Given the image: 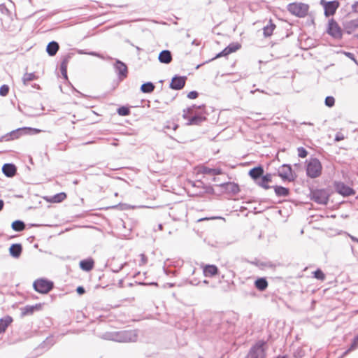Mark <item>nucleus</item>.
Wrapping results in <instances>:
<instances>
[{"mask_svg":"<svg viewBox=\"0 0 358 358\" xmlns=\"http://www.w3.org/2000/svg\"><path fill=\"white\" fill-rule=\"evenodd\" d=\"M205 105H192L183 110L182 117L187 120V125H199L206 120Z\"/></svg>","mask_w":358,"mask_h":358,"instance_id":"obj_1","label":"nucleus"},{"mask_svg":"<svg viewBox=\"0 0 358 358\" xmlns=\"http://www.w3.org/2000/svg\"><path fill=\"white\" fill-rule=\"evenodd\" d=\"M138 334L136 330L106 332L101 338L105 340L119 343L134 342L137 340Z\"/></svg>","mask_w":358,"mask_h":358,"instance_id":"obj_2","label":"nucleus"},{"mask_svg":"<svg viewBox=\"0 0 358 358\" xmlns=\"http://www.w3.org/2000/svg\"><path fill=\"white\" fill-rule=\"evenodd\" d=\"M287 9L292 15L302 18L307 15L309 6L302 2H294L289 3Z\"/></svg>","mask_w":358,"mask_h":358,"instance_id":"obj_3","label":"nucleus"},{"mask_svg":"<svg viewBox=\"0 0 358 358\" xmlns=\"http://www.w3.org/2000/svg\"><path fill=\"white\" fill-rule=\"evenodd\" d=\"M322 172V165L320 162L313 158L308 162L306 167V173L311 178H315L320 176Z\"/></svg>","mask_w":358,"mask_h":358,"instance_id":"obj_4","label":"nucleus"},{"mask_svg":"<svg viewBox=\"0 0 358 358\" xmlns=\"http://www.w3.org/2000/svg\"><path fill=\"white\" fill-rule=\"evenodd\" d=\"M266 343L264 341H259L255 345H253L249 350L246 358H264L265 357V349L264 345Z\"/></svg>","mask_w":358,"mask_h":358,"instance_id":"obj_5","label":"nucleus"},{"mask_svg":"<svg viewBox=\"0 0 358 358\" xmlns=\"http://www.w3.org/2000/svg\"><path fill=\"white\" fill-rule=\"evenodd\" d=\"M310 199L317 203L326 205L329 201V194L325 189H315L310 192Z\"/></svg>","mask_w":358,"mask_h":358,"instance_id":"obj_6","label":"nucleus"},{"mask_svg":"<svg viewBox=\"0 0 358 358\" xmlns=\"http://www.w3.org/2000/svg\"><path fill=\"white\" fill-rule=\"evenodd\" d=\"M33 287L36 292L46 294L53 288V283L48 280L38 279L34 282Z\"/></svg>","mask_w":358,"mask_h":358,"instance_id":"obj_7","label":"nucleus"},{"mask_svg":"<svg viewBox=\"0 0 358 358\" xmlns=\"http://www.w3.org/2000/svg\"><path fill=\"white\" fill-rule=\"evenodd\" d=\"M327 32L335 39H341L343 36V31L337 22L331 18L329 20Z\"/></svg>","mask_w":358,"mask_h":358,"instance_id":"obj_8","label":"nucleus"},{"mask_svg":"<svg viewBox=\"0 0 358 358\" xmlns=\"http://www.w3.org/2000/svg\"><path fill=\"white\" fill-rule=\"evenodd\" d=\"M320 4L324 8V15L326 17L334 15L340 6L339 2L336 0L329 1H327L326 0H320Z\"/></svg>","mask_w":358,"mask_h":358,"instance_id":"obj_9","label":"nucleus"},{"mask_svg":"<svg viewBox=\"0 0 358 358\" xmlns=\"http://www.w3.org/2000/svg\"><path fill=\"white\" fill-rule=\"evenodd\" d=\"M334 188L337 193L343 196H348L355 194V191L352 188L343 182H335Z\"/></svg>","mask_w":358,"mask_h":358,"instance_id":"obj_10","label":"nucleus"},{"mask_svg":"<svg viewBox=\"0 0 358 358\" xmlns=\"http://www.w3.org/2000/svg\"><path fill=\"white\" fill-rule=\"evenodd\" d=\"M278 176L284 180L293 181L294 180L292 167L289 164H283L279 168Z\"/></svg>","mask_w":358,"mask_h":358,"instance_id":"obj_11","label":"nucleus"},{"mask_svg":"<svg viewBox=\"0 0 358 358\" xmlns=\"http://www.w3.org/2000/svg\"><path fill=\"white\" fill-rule=\"evenodd\" d=\"M186 80V76L176 75L173 77L171 82L169 84V87L172 90H182L185 85Z\"/></svg>","mask_w":358,"mask_h":358,"instance_id":"obj_12","label":"nucleus"},{"mask_svg":"<svg viewBox=\"0 0 358 358\" xmlns=\"http://www.w3.org/2000/svg\"><path fill=\"white\" fill-rule=\"evenodd\" d=\"M114 68L116 73L120 79H123L127 77L128 73L127 66L124 62L117 59L114 64Z\"/></svg>","mask_w":358,"mask_h":358,"instance_id":"obj_13","label":"nucleus"},{"mask_svg":"<svg viewBox=\"0 0 358 358\" xmlns=\"http://www.w3.org/2000/svg\"><path fill=\"white\" fill-rule=\"evenodd\" d=\"M158 59L162 64H170L173 59L171 51L168 50L161 51L159 54Z\"/></svg>","mask_w":358,"mask_h":358,"instance_id":"obj_14","label":"nucleus"},{"mask_svg":"<svg viewBox=\"0 0 358 358\" xmlns=\"http://www.w3.org/2000/svg\"><path fill=\"white\" fill-rule=\"evenodd\" d=\"M272 181V176L270 173H267L266 175H263L260 179H259L256 183L263 187L265 189H268L271 188V186L268 185V183Z\"/></svg>","mask_w":358,"mask_h":358,"instance_id":"obj_15","label":"nucleus"},{"mask_svg":"<svg viewBox=\"0 0 358 358\" xmlns=\"http://www.w3.org/2000/svg\"><path fill=\"white\" fill-rule=\"evenodd\" d=\"M3 174L9 178L13 177L17 172V168L13 164H5L2 167Z\"/></svg>","mask_w":358,"mask_h":358,"instance_id":"obj_16","label":"nucleus"},{"mask_svg":"<svg viewBox=\"0 0 358 358\" xmlns=\"http://www.w3.org/2000/svg\"><path fill=\"white\" fill-rule=\"evenodd\" d=\"M220 186L224 188L226 192L232 194H236L240 191L239 186L234 182H225L221 184Z\"/></svg>","mask_w":358,"mask_h":358,"instance_id":"obj_17","label":"nucleus"},{"mask_svg":"<svg viewBox=\"0 0 358 358\" xmlns=\"http://www.w3.org/2000/svg\"><path fill=\"white\" fill-rule=\"evenodd\" d=\"M343 27L345 31L350 34L358 28V20H352L343 23Z\"/></svg>","mask_w":358,"mask_h":358,"instance_id":"obj_18","label":"nucleus"},{"mask_svg":"<svg viewBox=\"0 0 358 358\" xmlns=\"http://www.w3.org/2000/svg\"><path fill=\"white\" fill-rule=\"evenodd\" d=\"M264 174V169L262 166H259L250 170L249 176L255 181V182L260 179Z\"/></svg>","mask_w":358,"mask_h":358,"instance_id":"obj_19","label":"nucleus"},{"mask_svg":"<svg viewBox=\"0 0 358 358\" xmlns=\"http://www.w3.org/2000/svg\"><path fill=\"white\" fill-rule=\"evenodd\" d=\"M22 247L21 244H12L9 248L10 255L14 258H18L22 254Z\"/></svg>","mask_w":358,"mask_h":358,"instance_id":"obj_20","label":"nucleus"},{"mask_svg":"<svg viewBox=\"0 0 358 358\" xmlns=\"http://www.w3.org/2000/svg\"><path fill=\"white\" fill-rule=\"evenodd\" d=\"M27 129L31 130L30 128H19L8 133L6 135H8L10 140L17 139L22 134H26Z\"/></svg>","mask_w":358,"mask_h":358,"instance_id":"obj_21","label":"nucleus"},{"mask_svg":"<svg viewBox=\"0 0 358 358\" xmlns=\"http://www.w3.org/2000/svg\"><path fill=\"white\" fill-rule=\"evenodd\" d=\"M59 45L58 43L52 41L48 44L46 47V51L50 56L52 57L57 54V51L59 50Z\"/></svg>","mask_w":358,"mask_h":358,"instance_id":"obj_22","label":"nucleus"},{"mask_svg":"<svg viewBox=\"0 0 358 358\" xmlns=\"http://www.w3.org/2000/svg\"><path fill=\"white\" fill-rule=\"evenodd\" d=\"M218 272V268L215 265H206L204 266L203 273L206 277H212L216 275Z\"/></svg>","mask_w":358,"mask_h":358,"instance_id":"obj_23","label":"nucleus"},{"mask_svg":"<svg viewBox=\"0 0 358 358\" xmlns=\"http://www.w3.org/2000/svg\"><path fill=\"white\" fill-rule=\"evenodd\" d=\"M80 267L85 271H90L94 267V261L92 259H83L80 262Z\"/></svg>","mask_w":358,"mask_h":358,"instance_id":"obj_24","label":"nucleus"},{"mask_svg":"<svg viewBox=\"0 0 358 358\" xmlns=\"http://www.w3.org/2000/svg\"><path fill=\"white\" fill-rule=\"evenodd\" d=\"M71 57L70 55L65 56L61 62L60 71L64 78L67 79V66Z\"/></svg>","mask_w":358,"mask_h":358,"instance_id":"obj_25","label":"nucleus"},{"mask_svg":"<svg viewBox=\"0 0 358 358\" xmlns=\"http://www.w3.org/2000/svg\"><path fill=\"white\" fill-rule=\"evenodd\" d=\"M12 322L13 318L10 316L0 319V334L3 333Z\"/></svg>","mask_w":358,"mask_h":358,"instance_id":"obj_26","label":"nucleus"},{"mask_svg":"<svg viewBox=\"0 0 358 358\" xmlns=\"http://www.w3.org/2000/svg\"><path fill=\"white\" fill-rule=\"evenodd\" d=\"M255 285L259 291H264L268 287V282L264 278H260L255 280Z\"/></svg>","mask_w":358,"mask_h":358,"instance_id":"obj_27","label":"nucleus"},{"mask_svg":"<svg viewBox=\"0 0 358 358\" xmlns=\"http://www.w3.org/2000/svg\"><path fill=\"white\" fill-rule=\"evenodd\" d=\"M273 189L278 196H287L289 194V189L282 186H273Z\"/></svg>","mask_w":358,"mask_h":358,"instance_id":"obj_28","label":"nucleus"},{"mask_svg":"<svg viewBox=\"0 0 358 358\" xmlns=\"http://www.w3.org/2000/svg\"><path fill=\"white\" fill-rule=\"evenodd\" d=\"M201 171L203 174L209 176H217L222 173L221 169H211L206 166L203 167Z\"/></svg>","mask_w":358,"mask_h":358,"instance_id":"obj_29","label":"nucleus"},{"mask_svg":"<svg viewBox=\"0 0 358 358\" xmlns=\"http://www.w3.org/2000/svg\"><path fill=\"white\" fill-rule=\"evenodd\" d=\"M275 28V24L272 22V20H269L268 24L265 26L263 29L264 31V36L265 37H269L273 34V32Z\"/></svg>","mask_w":358,"mask_h":358,"instance_id":"obj_30","label":"nucleus"},{"mask_svg":"<svg viewBox=\"0 0 358 358\" xmlns=\"http://www.w3.org/2000/svg\"><path fill=\"white\" fill-rule=\"evenodd\" d=\"M12 229L15 231H22L25 228L24 223L21 220H15L12 223Z\"/></svg>","mask_w":358,"mask_h":358,"instance_id":"obj_31","label":"nucleus"},{"mask_svg":"<svg viewBox=\"0 0 358 358\" xmlns=\"http://www.w3.org/2000/svg\"><path fill=\"white\" fill-rule=\"evenodd\" d=\"M36 78L34 73H26L24 74L22 78L23 83L25 86H28V84L30 81H33Z\"/></svg>","mask_w":358,"mask_h":358,"instance_id":"obj_32","label":"nucleus"},{"mask_svg":"<svg viewBox=\"0 0 358 358\" xmlns=\"http://www.w3.org/2000/svg\"><path fill=\"white\" fill-rule=\"evenodd\" d=\"M54 344V338L53 337H48L47 338L43 343L41 344L40 347L41 348H49L50 346H52Z\"/></svg>","mask_w":358,"mask_h":358,"instance_id":"obj_33","label":"nucleus"},{"mask_svg":"<svg viewBox=\"0 0 358 358\" xmlns=\"http://www.w3.org/2000/svg\"><path fill=\"white\" fill-rule=\"evenodd\" d=\"M357 348H358V335L354 338L353 341H352V344L350 345V347L349 348V349L348 350H346L343 353V355H347L350 351L354 350L357 349Z\"/></svg>","mask_w":358,"mask_h":358,"instance_id":"obj_34","label":"nucleus"},{"mask_svg":"<svg viewBox=\"0 0 358 358\" xmlns=\"http://www.w3.org/2000/svg\"><path fill=\"white\" fill-rule=\"evenodd\" d=\"M117 113L121 116H127L129 115L130 110L128 107L126 106H121L117 108Z\"/></svg>","mask_w":358,"mask_h":358,"instance_id":"obj_35","label":"nucleus"},{"mask_svg":"<svg viewBox=\"0 0 358 358\" xmlns=\"http://www.w3.org/2000/svg\"><path fill=\"white\" fill-rule=\"evenodd\" d=\"M313 276L317 280L323 281L325 279V275L323 271L318 268L315 271L313 272Z\"/></svg>","mask_w":358,"mask_h":358,"instance_id":"obj_36","label":"nucleus"},{"mask_svg":"<svg viewBox=\"0 0 358 358\" xmlns=\"http://www.w3.org/2000/svg\"><path fill=\"white\" fill-rule=\"evenodd\" d=\"M36 308V306H27L22 309V315H31L34 313V310Z\"/></svg>","mask_w":358,"mask_h":358,"instance_id":"obj_37","label":"nucleus"},{"mask_svg":"<svg viewBox=\"0 0 358 358\" xmlns=\"http://www.w3.org/2000/svg\"><path fill=\"white\" fill-rule=\"evenodd\" d=\"M241 48V45L238 43H231L229 44L227 48L229 52V54L236 52Z\"/></svg>","mask_w":358,"mask_h":358,"instance_id":"obj_38","label":"nucleus"},{"mask_svg":"<svg viewBox=\"0 0 358 358\" xmlns=\"http://www.w3.org/2000/svg\"><path fill=\"white\" fill-rule=\"evenodd\" d=\"M66 195L64 192L59 193V194H57L53 197V201L54 202H61L63 200H64L66 199Z\"/></svg>","mask_w":358,"mask_h":358,"instance_id":"obj_39","label":"nucleus"},{"mask_svg":"<svg viewBox=\"0 0 358 358\" xmlns=\"http://www.w3.org/2000/svg\"><path fill=\"white\" fill-rule=\"evenodd\" d=\"M325 105L328 107H332L335 103V99L331 96H328L325 99Z\"/></svg>","mask_w":358,"mask_h":358,"instance_id":"obj_40","label":"nucleus"},{"mask_svg":"<svg viewBox=\"0 0 358 358\" xmlns=\"http://www.w3.org/2000/svg\"><path fill=\"white\" fill-rule=\"evenodd\" d=\"M155 87V86L152 82H147L141 86L140 90H154Z\"/></svg>","mask_w":358,"mask_h":358,"instance_id":"obj_41","label":"nucleus"},{"mask_svg":"<svg viewBox=\"0 0 358 358\" xmlns=\"http://www.w3.org/2000/svg\"><path fill=\"white\" fill-rule=\"evenodd\" d=\"M297 152H298V156L301 158H305L308 155L307 150L303 147L298 148Z\"/></svg>","mask_w":358,"mask_h":358,"instance_id":"obj_42","label":"nucleus"},{"mask_svg":"<svg viewBox=\"0 0 358 358\" xmlns=\"http://www.w3.org/2000/svg\"><path fill=\"white\" fill-rule=\"evenodd\" d=\"M228 55H229V52L227 48H225L222 51H221L220 52L217 54L216 56L213 59H217V58H220L221 57H224V56H227Z\"/></svg>","mask_w":358,"mask_h":358,"instance_id":"obj_43","label":"nucleus"},{"mask_svg":"<svg viewBox=\"0 0 358 358\" xmlns=\"http://www.w3.org/2000/svg\"><path fill=\"white\" fill-rule=\"evenodd\" d=\"M140 257H141V262L139 263V265L142 266V265L146 264L148 262L147 257L144 254L142 253L140 255Z\"/></svg>","mask_w":358,"mask_h":358,"instance_id":"obj_44","label":"nucleus"},{"mask_svg":"<svg viewBox=\"0 0 358 358\" xmlns=\"http://www.w3.org/2000/svg\"><path fill=\"white\" fill-rule=\"evenodd\" d=\"M304 355V352L301 348H298L294 352V357L296 358H301Z\"/></svg>","mask_w":358,"mask_h":358,"instance_id":"obj_45","label":"nucleus"},{"mask_svg":"<svg viewBox=\"0 0 358 358\" xmlns=\"http://www.w3.org/2000/svg\"><path fill=\"white\" fill-rule=\"evenodd\" d=\"M345 139V136L341 132H337L335 136V141H341L342 140Z\"/></svg>","mask_w":358,"mask_h":358,"instance_id":"obj_46","label":"nucleus"},{"mask_svg":"<svg viewBox=\"0 0 358 358\" xmlns=\"http://www.w3.org/2000/svg\"><path fill=\"white\" fill-rule=\"evenodd\" d=\"M199 94L197 91H190L189 93L187 94V97L189 99H193L198 96Z\"/></svg>","mask_w":358,"mask_h":358,"instance_id":"obj_47","label":"nucleus"},{"mask_svg":"<svg viewBox=\"0 0 358 358\" xmlns=\"http://www.w3.org/2000/svg\"><path fill=\"white\" fill-rule=\"evenodd\" d=\"M76 292L78 294L81 295L83 294L85 292V289L83 287L79 286L76 289Z\"/></svg>","mask_w":358,"mask_h":358,"instance_id":"obj_48","label":"nucleus"},{"mask_svg":"<svg viewBox=\"0 0 358 358\" xmlns=\"http://www.w3.org/2000/svg\"><path fill=\"white\" fill-rule=\"evenodd\" d=\"M87 54L90 55L98 57L101 58V59H104L103 55H101V54H99V53H98L96 52H90Z\"/></svg>","mask_w":358,"mask_h":358,"instance_id":"obj_49","label":"nucleus"},{"mask_svg":"<svg viewBox=\"0 0 358 358\" xmlns=\"http://www.w3.org/2000/svg\"><path fill=\"white\" fill-rule=\"evenodd\" d=\"M344 53H345V55L348 57H349L350 59H353V60H355V56H354V55H353L352 53H351V52H345Z\"/></svg>","mask_w":358,"mask_h":358,"instance_id":"obj_50","label":"nucleus"},{"mask_svg":"<svg viewBox=\"0 0 358 358\" xmlns=\"http://www.w3.org/2000/svg\"><path fill=\"white\" fill-rule=\"evenodd\" d=\"M125 264H121V266H120L118 268H117V269L112 268L113 272H114V273H117V272H119L121 269H122V268L124 267V266Z\"/></svg>","mask_w":358,"mask_h":358,"instance_id":"obj_51","label":"nucleus"},{"mask_svg":"<svg viewBox=\"0 0 358 358\" xmlns=\"http://www.w3.org/2000/svg\"><path fill=\"white\" fill-rule=\"evenodd\" d=\"M3 141H10V138H8V135L3 136L0 138V142H2Z\"/></svg>","mask_w":358,"mask_h":358,"instance_id":"obj_52","label":"nucleus"},{"mask_svg":"<svg viewBox=\"0 0 358 358\" xmlns=\"http://www.w3.org/2000/svg\"><path fill=\"white\" fill-rule=\"evenodd\" d=\"M189 283L192 285H198L199 284V281H197L196 280H190Z\"/></svg>","mask_w":358,"mask_h":358,"instance_id":"obj_53","label":"nucleus"},{"mask_svg":"<svg viewBox=\"0 0 358 358\" xmlns=\"http://www.w3.org/2000/svg\"><path fill=\"white\" fill-rule=\"evenodd\" d=\"M9 91H0V95L2 96H6L8 95Z\"/></svg>","mask_w":358,"mask_h":358,"instance_id":"obj_54","label":"nucleus"},{"mask_svg":"<svg viewBox=\"0 0 358 358\" xmlns=\"http://www.w3.org/2000/svg\"><path fill=\"white\" fill-rule=\"evenodd\" d=\"M0 90H9V87L7 85H2L0 87Z\"/></svg>","mask_w":358,"mask_h":358,"instance_id":"obj_55","label":"nucleus"},{"mask_svg":"<svg viewBox=\"0 0 358 358\" xmlns=\"http://www.w3.org/2000/svg\"><path fill=\"white\" fill-rule=\"evenodd\" d=\"M199 44H200V43L197 40H194L192 42V45H199Z\"/></svg>","mask_w":358,"mask_h":358,"instance_id":"obj_56","label":"nucleus"},{"mask_svg":"<svg viewBox=\"0 0 358 358\" xmlns=\"http://www.w3.org/2000/svg\"><path fill=\"white\" fill-rule=\"evenodd\" d=\"M3 206H4L3 201L0 199V211L3 209Z\"/></svg>","mask_w":358,"mask_h":358,"instance_id":"obj_57","label":"nucleus"},{"mask_svg":"<svg viewBox=\"0 0 358 358\" xmlns=\"http://www.w3.org/2000/svg\"><path fill=\"white\" fill-rule=\"evenodd\" d=\"M79 96H84V94L83 93L80 92V91L79 90H77V91H75Z\"/></svg>","mask_w":358,"mask_h":358,"instance_id":"obj_58","label":"nucleus"},{"mask_svg":"<svg viewBox=\"0 0 358 358\" xmlns=\"http://www.w3.org/2000/svg\"><path fill=\"white\" fill-rule=\"evenodd\" d=\"M351 239L353 241H355V242H357L358 243V238L354 237V236H350Z\"/></svg>","mask_w":358,"mask_h":358,"instance_id":"obj_59","label":"nucleus"},{"mask_svg":"<svg viewBox=\"0 0 358 358\" xmlns=\"http://www.w3.org/2000/svg\"><path fill=\"white\" fill-rule=\"evenodd\" d=\"M162 228H163L162 224H158V229H159V230H162Z\"/></svg>","mask_w":358,"mask_h":358,"instance_id":"obj_60","label":"nucleus"},{"mask_svg":"<svg viewBox=\"0 0 358 358\" xmlns=\"http://www.w3.org/2000/svg\"><path fill=\"white\" fill-rule=\"evenodd\" d=\"M302 124L313 125V123H311V122H303V123H302Z\"/></svg>","mask_w":358,"mask_h":358,"instance_id":"obj_61","label":"nucleus"},{"mask_svg":"<svg viewBox=\"0 0 358 358\" xmlns=\"http://www.w3.org/2000/svg\"><path fill=\"white\" fill-rule=\"evenodd\" d=\"M177 128H178V125L177 124H173V129L176 130Z\"/></svg>","mask_w":358,"mask_h":358,"instance_id":"obj_62","label":"nucleus"},{"mask_svg":"<svg viewBox=\"0 0 358 358\" xmlns=\"http://www.w3.org/2000/svg\"><path fill=\"white\" fill-rule=\"evenodd\" d=\"M203 283L207 284L208 281L205 280H203Z\"/></svg>","mask_w":358,"mask_h":358,"instance_id":"obj_63","label":"nucleus"},{"mask_svg":"<svg viewBox=\"0 0 358 358\" xmlns=\"http://www.w3.org/2000/svg\"><path fill=\"white\" fill-rule=\"evenodd\" d=\"M256 91L252 90L250 91L251 94H254Z\"/></svg>","mask_w":358,"mask_h":358,"instance_id":"obj_64","label":"nucleus"}]
</instances>
